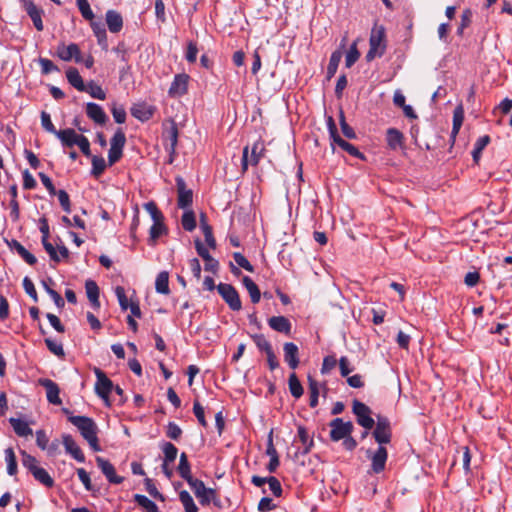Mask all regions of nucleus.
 I'll return each mask as SVG.
<instances>
[{
	"label": "nucleus",
	"mask_w": 512,
	"mask_h": 512,
	"mask_svg": "<svg viewBox=\"0 0 512 512\" xmlns=\"http://www.w3.org/2000/svg\"><path fill=\"white\" fill-rule=\"evenodd\" d=\"M265 145L261 140L256 141L251 150H249V146H245L242 154V170L246 171L248 165L256 166L260 159L264 156Z\"/></svg>",
	"instance_id": "nucleus-3"
},
{
	"label": "nucleus",
	"mask_w": 512,
	"mask_h": 512,
	"mask_svg": "<svg viewBox=\"0 0 512 512\" xmlns=\"http://www.w3.org/2000/svg\"><path fill=\"white\" fill-rule=\"evenodd\" d=\"M233 259L241 268L245 269L248 272H254V268L251 265V263L240 252L233 253Z\"/></svg>",
	"instance_id": "nucleus-54"
},
{
	"label": "nucleus",
	"mask_w": 512,
	"mask_h": 512,
	"mask_svg": "<svg viewBox=\"0 0 512 512\" xmlns=\"http://www.w3.org/2000/svg\"><path fill=\"white\" fill-rule=\"evenodd\" d=\"M298 437L303 445V454H307L310 452L313 446V439L309 437L307 430L303 426L298 427Z\"/></svg>",
	"instance_id": "nucleus-42"
},
{
	"label": "nucleus",
	"mask_w": 512,
	"mask_h": 512,
	"mask_svg": "<svg viewBox=\"0 0 512 512\" xmlns=\"http://www.w3.org/2000/svg\"><path fill=\"white\" fill-rule=\"evenodd\" d=\"M153 112L154 109L146 103H137L131 107L132 116L142 122L149 120Z\"/></svg>",
	"instance_id": "nucleus-23"
},
{
	"label": "nucleus",
	"mask_w": 512,
	"mask_h": 512,
	"mask_svg": "<svg viewBox=\"0 0 512 512\" xmlns=\"http://www.w3.org/2000/svg\"><path fill=\"white\" fill-rule=\"evenodd\" d=\"M288 386H289V391L294 398L298 399L303 395L304 389H303L296 373L290 374L289 379H288Z\"/></svg>",
	"instance_id": "nucleus-34"
},
{
	"label": "nucleus",
	"mask_w": 512,
	"mask_h": 512,
	"mask_svg": "<svg viewBox=\"0 0 512 512\" xmlns=\"http://www.w3.org/2000/svg\"><path fill=\"white\" fill-rule=\"evenodd\" d=\"M333 142L336 143L339 147H341L344 151H346L350 155L355 156V157H360V158L363 157L362 154L359 152V150L354 145L345 141L340 136H337V138H335V140Z\"/></svg>",
	"instance_id": "nucleus-47"
},
{
	"label": "nucleus",
	"mask_w": 512,
	"mask_h": 512,
	"mask_svg": "<svg viewBox=\"0 0 512 512\" xmlns=\"http://www.w3.org/2000/svg\"><path fill=\"white\" fill-rule=\"evenodd\" d=\"M178 473L179 475L189 483L193 480V476L191 474L190 463L188 461L187 455L182 453L180 455L179 465H178Z\"/></svg>",
	"instance_id": "nucleus-31"
},
{
	"label": "nucleus",
	"mask_w": 512,
	"mask_h": 512,
	"mask_svg": "<svg viewBox=\"0 0 512 512\" xmlns=\"http://www.w3.org/2000/svg\"><path fill=\"white\" fill-rule=\"evenodd\" d=\"M106 168V162L103 157L92 156V170L91 174L95 177H99Z\"/></svg>",
	"instance_id": "nucleus-49"
},
{
	"label": "nucleus",
	"mask_w": 512,
	"mask_h": 512,
	"mask_svg": "<svg viewBox=\"0 0 512 512\" xmlns=\"http://www.w3.org/2000/svg\"><path fill=\"white\" fill-rule=\"evenodd\" d=\"M9 247L16 251L21 258L29 265H34L37 262L36 257L31 254L20 242L12 240L8 243Z\"/></svg>",
	"instance_id": "nucleus-26"
},
{
	"label": "nucleus",
	"mask_w": 512,
	"mask_h": 512,
	"mask_svg": "<svg viewBox=\"0 0 512 512\" xmlns=\"http://www.w3.org/2000/svg\"><path fill=\"white\" fill-rule=\"evenodd\" d=\"M56 194L58 196V200H59L60 205L62 206L63 210L66 213H70L71 205H70V198H69L68 193L65 190H59L58 192L56 191Z\"/></svg>",
	"instance_id": "nucleus-61"
},
{
	"label": "nucleus",
	"mask_w": 512,
	"mask_h": 512,
	"mask_svg": "<svg viewBox=\"0 0 512 512\" xmlns=\"http://www.w3.org/2000/svg\"><path fill=\"white\" fill-rule=\"evenodd\" d=\"M86 114L96 124L103 125L107 121V115L104 112L103 108L96 103H93V102L87 103Z\"/></svg>",
	"instance_id": "nucleus-21"
},
{
	"label": "nucleus",
	"mask_w": 512,
	"mask_h": 512,
	"mask_svg": "<svg viewBox=\"0 0 512 512\" xmlns=\"http://www.w3.org/2000/svg\"><path fill=\"white\" fill-rule=\"evenodd\" d=\"M189 83V75L182 73L175 75L170 88L168 90V94L170 97L178 98L187 93Z\"/></svg>",
	"instance_id": "nucleus-12"
},
{
	"label": "nucleus",
	"mask_w": 512,
	"mask_h": 512,
	"mask_svg": "<svg viewBox=\"0 0 512 512\" xmlns=\"http://www.w3.org/2000/svg\"><path fill=\"white\" fill-rule=\"evenodd\" d=\"M369 51L366 54V58L368 61L373 60L375 57H380L384 54L386 44H385V28L382 25H374L371 30V35L369 39Z\"/></svg>",
	"instance_id": "nucleus-2"
},
{
	"label": "nucleus",
	"mask_w": 512,
	"mask_h": 512,
	"mask_svg": "<svg viewBox=\"0 0 512 512\" xmlns=\"http://www.w3.org/2000/svg\"><path fill=\"white\" fill-rule=\"evenodd\" d=\"M83 92L89 93V95L95 99L104 100L106 98V93L102 87L96 84L94 81L87 83L86 89H84Z\"/></svg>",
	"instance_id": "nucleus-40"
},
{
	"label": "nucleus",
	"mask_w": 512,
	"mask_h": 512,
	"mask_svg": "<svg viewBox=\"0 0 512 512\" xmlns=\"http://www.w3.org/2000/svg\"><path fill=\"white\" fill-rule=\"evenodd\" d=\"M66 78L69 84L72 85L78 91L81 92L84 91V89H86V85L84 84V81L76 68L70 67L66 71Z\"/></svg>",
	"instance_id": "nucleus-28"
},
{
	"label": "nucleus",
	"mask_w": 512,
	"mask_h": 512,
	"mask_svg": "<svg viewBox=\"0 0 512 512\" xmlns=\"http://www.w3.org/2000/svg\"><path fill=\"white\" fill-rule=\"evenodd\" d=\"M403 134L395 129L389 128L387 130V144L391 149H397L402 146Z\"/></svg>",
	"instance_id": "nucleus-33"
},
{
	"label": "nucleus",
	"mask_w": 512,
	"mask_h": 512,
	"mask_svg": "<svg viewBox=\"0 0 512 512\" xmlns=\"http://www.w3.org/2000/svg\"><path fill=\"white\" fill-rule=\"evenodd\" d=\"M195 247L199 256L205 261V270L215 272L218 268V261L210 255L208 249L200 240L195 241Z\"/></svg>",
	"instance_id": "nucleus-20"
},
{
	"label": "nucleus",
	"mask_w": 512,
	"mask_h": 512,
	"mask_svg": "<svg viewBox=\"0 0 512 512\" xmlns=\"http://www.w3.org/2000/svg\"><path fill=\"white\" fill-rule=\"evenodd\" d=\"M155 289L160 294L167 295L170 293L168 272L162 271L157 275Z\"/></svg>",
	"instance_id": "nucleus-32"
},
{
	"label": "nucleus",
	"mask_w": 512,
	"mask_h": 512,
	"mask_svg": "<svg viewBox=\"0 0 512 512\" xmlns=\"http://www.w3.org/2000/svg\"><path fill=\"white\" fill-rule=\"evenodd\" d=\"M106 23L112 33H118L123 27L122 16L115 10H108L106 12Z\"/></svg>",
	"instance_id": "nucleus-24"
},
{
	"label": "nucleus",
	"mask_w": 512,
	"mask_h": 512,
	"mask_svg": "<svg viewBox=\"0 0 512 512\" xmlns=\"http://www.w3.org/2000/svg\"><path fill=\"white\" fill-rule=\"evenodd\" d=\"M341 59H342V52L340 50H336L331 54L329 64L327 67L328 79L332 78L335 75Z\"/></svg>",
	"instance_id": "nucleus-36"
},
{
	"label": "nucleus",
	"mask_w": 512,
	"mask_h": 512,
	"mask_svg": "<svg viewBox=\"0 0 512 512\" xmlns=\"http://www.w3.org/2000/svg\"><path fill=\"white\" fill-rule=\"evenodd\" d=\"M32 475L37 481L46 487H52L54 484V480L44 468L39 467L38 469H35Z\"/></svg>",
	"instance_id": "nucleus-43"
},
{
	"label": "nucleus",
	"mask_w": 512,
	"mask_h": 512,
	"mask_svg": "<svg viewBox=\"0 0 512 512\" xmlns=\"http://www.w3.org/2000/svg\"><path fill=\"white\" fill-rule=\"evenodd\" d=\"M463 120H464V109H463V106L462 105H458L454 112H453V127H452V136L455 137L462 124H463Z\"/></svg>",
	"instance_id": "nucleus-35"
},
{
	"label": "nucleus",
	"mask_w": 512,
	"mask_h": 512,
	"mask_svg": "<svg viewBox=\"0 0 512 512\" xmlns=\"http://www.w3.org/2000/svg\"><path fill=\"white\" fill-rule=\"evenodd\" d=\"M56 136L60 139L64 146L72 147L77 144L81 134H77L73 129L67 128L59 130Z\"/></svg>",
	"instance_id": "nucleus-25"
},
{
	"label": "nucleus",
	"mask_w": 512,
	"mask_h": 512,
	"mask_svg": "<svg viewBox=\"0 0 512 512\" xmlns=\"http://www.w3.org/2000/svg\"><path fill=\"white\" fill-rule=\"evenodd\" d=\"M188 484L203 505L209 504L215 497V490L207 488L204 482L199 479L194 478Z\"/></svg>",
	"instance_id": "nucleus-8"
},
{
	"label": "nucleus",
	"mask_w": 512,
	"mask_h": 512,
	"mask_svg": "<svg viewBox=\"0 0 512 512\" xmlns=\"http://www.w3.org/2000/svg\"><path fill=\"white\" fill-rule=\"evenodd\" d=\"M69 422L77 427L81 436L88 442L93 451H101L97 436L98 426L92 418L70 415Z\"/></svg>",
	"instance_id": "nucleus-1"
},
{
	"label": "nucleus",
	"mask_w": 512,
	"mask_h": 512,
	"mask_svg": "<svg viewBox=\"0 0 512 512\" xmlns=\"http://www.w3.org/2000/svg\"><path fill=\"white\" fill-rule=\"evenodd\" d=\"M252 339L259 350L264 351L265 353L272 350L270 342L266 339V337L263 334L252 335Z\"/></svg>",
	"instance_id": "nucleus-51"
},
{
	"label": "nucleus",
	"mask_w": 512,
	"mask_h": 512,
	"mask_svg": "<svg viewBox=\"0 0 512 512\" xmlns=\"http://www.w3.org/2000/svg\"><path fill=\"white\" fill-rule=\"evenodd\" d=\"M330 438L332 441H340L351 435L353 424L350 421L344 422L341 418H335L330 422Z\"/></svg>",
	"instance_id": "nucleus-6"
},
{
	"label": "nucleus",
	"mask_w": 512,
	"mask_h": 512,
	"mask_svg": "<svg viewBox=\"0 0 512 512\" xmlns=\"http://www.w3.org/2000/svg\"><path fill=\"white\" fill-rule=\"evenodd\" d=\"M10 424L13 427L15 433L20 437H27L33 434L32 429L29 427L28 423L21 419L11 418Z\"/></svg>",
	"instance_id": "nucleus-30"
},
{
	"label": "nucleus",
	"mask_w": 512,
	"mask_h": 512,
	"mask_svg": "<svg viewBox=\"0 0 512 512\" xmlns=\"http://www.w3.org/2000/svg\"><path fill=\"white\" fill-rule=\"evenodd\" d=\"M115 294L117 296L121 309L124 311L127 310L128 307L130 306V303L128 302L125 289L122 286H117L115 288Z\"/></svg>",
	"instance_id": "nucleus-57"
},
{
	"label": "nucleus",
	"mask_w": 512,
	"mask_h": 512,
	"mask_svg": "<svg viewBox=\"0 0 512 512\" xmlns=\"http://www.w3.org/2000/svg\"><path fill=\"white\" fill-rule=\"evenodd\" d=\"M284 360L291 369H296L300 363L299 349L296 344L287 342L283 345Z\"/></svg>",
	"instance_id": "nucleus-19"
},
{
	"label": "nucleus",
	"mask_w": 512,
	"mask_h": 512,
	"mask_svg": "<svg viewBox=\"0 0 512 512\" xmlns=\"http://www.w3.org/2000/svg\"><path fill=\"white\" fill-rule=\"evenodd\" d=\"M62 442L65 447V450L68 454H70L76 461L83 463L85 461L84 453L81 448L75 442L73 437L69 434H64L62 436Z\"/></svg>",
	"instance_id": "nucleus-18"
},
{
	"label": "nucleus",
	"mask_w": 512,
	"mask_h": 512,
	"mask_svg": "<svg viewBox=\"0 0 512 512\" xmlns=\"http://www.w3.org/2000/svg\"><path fill=\"white\" fill-rule=\"evenodd\" d=\"M367 457L371 460V468L374 473L378 474L385 469L388 452L384 446L379 445V447L374 452L368 450Z\"/></svg>",
	"instance_id": "nucleus-10"
},
{
	"label": "nucleus",
	"mask_w": 512,
	"mask_h": 512,
	"mask_svg": "<svg viewBox=\"0 0 512 512\" xmlns=\"http://www.w3.org/2000/svg\"><path fill=\"white\" fill-rule=\"evenodd\" d=\"M22 455V464L25 468H27L31 473L35 471V469H38L39 466L37 465V460L34 456L28 454L25 451L21 452Z\"/></svg>",
	"instance_id": "nucleus-53"
},
{
	"label": "nucleus",
	"mask_w": 512,
	"mask_h": 512,
	"mask_svg": "<svg viewBox=\"0 0 512 512\" xmlns=\"http://www.w3.org/2000/svg\"><path fill=\"white\" fill-rule=\"evenodd\" d=\"M76 4L84 19L89 21H92L94 19V13L87 0H76Z\"/></svg>",
	"instance_id": "nucleus-50"
},
{
	"label": "nucleus",
	"mask_w": 512,
	"mask_h": 512,
	"mask_svg": "<svg viewBox=\"0 0 512 512\" xmlns=\"http://www.w3.org/2000/svg\"><path fill=\"white\" fill-rule=\"evenodd\" d=\"M218 293L228 304L230 309L239 311L242 308V303L237 290L230 284L220 283L217 287Z\"/></svg>",
	"instance_id": "nucleus-5"
},
{
	"label": "nucleus",
	"mask_w": 512,
	"mask_h": 512,
	"mask_svg": "<svg viewBox=\"0 0 512 512\" xmlns=\"http://www.w3.org/2000/svg\"><path fill=\"white\" fill-rule=\"evenodd\" d=\"M95 374L97 377L95 384L96 393L103 400L107 401L109 395L113 391V383L100 369H95Z\"/></svg>",
	"instance_id": "nucleus-11"
},
{
	"label": "nucleus",
	"mask_w": 512,
	"mask_h": 512,
	"mask_svg": "<svg viewBox=\"0 0 512 512\" xmlns=\"http://www.w3.org/2000/svg\"><path fill=\"white\" fill-rule=\"evenodd\" d=\"M22 3H23V8L25 9L27 14L31 18L35 28L38 31H42L43 28H44L43 27V22H42L43 10L38 8L34 4V2L31 1V0H23Z\"/></svg>",
	"instance_id": "nucleus-17"
},
{
	"label": "nucleus",
	"mask_w": 512,
	"mask_h": 512,
	"mask_svg": "<svg viewBox=\"0 0 512 512\" xmlns=\"http://www.w3.org/2000/svg\"><path fill=\"white\" fill-rule=\"evenodd\" d=\"M353 413L357 417V422L366 430L373 428L375 421L371 417V409L364 403L355 400L353 402Z\"/></svg>",
	"instance_id": "nucleus-7"
},
{
	"label": "nucleus",
	"mask_w": 512,
	"mask_h": 512,
	"mask_svg": "<svg viewBox=\"0 0 512 512\" xmlns=\"http://www.w3.org/2000/svg\"><path fill=\"white\" fill-rule=\"evenodd\" d=\"M162 451L164 453V461H166V463H173L175 461L178 449L174 444L170 442L164 443L162 446Z\"/></svg>",
	"instance_id": "nucleus-45"
},
{
	"label": "nucleus",
	"mask_w": 512,
	"mask_h": 512,
	"mask_svg": "<svg viewBox=\"0 0 512 512\" xmlns=\"http://www.w3.org/2000/svg\"><path fill=\"white\" fill-rule=\"evenodd\" d=\"M41 124L46 131L53 133L55 135L57 134L58 131L52 123L50 115L45 111L41 112Z\"/></svg>",
	"instance_id": "nucleus-60"
},
{
	"label": "nucleus",
	"mask_w": 512,
	"mask_h": 512,
	"mask_svg": "<svg viewBox=\"0 0 512 512\" xmlns=\"http://www.w3.org/2000/svg\"><path fill=\"white\" fill-rule=\"evenodd\" d=\"M242 282L249 293L251 302L254 304L258 303L261 298V292L256 283L248 276H244Z\"/></svg>",
	"instance_id": "nucleus-29"
},
{
	"label": "nucleus",
	"mask_w": 512,
	"mask_h": 512,
	"mask_svg": "<svg viewBox=\"0 0 512 512\" xmlns=\"http://www.w3.org/2000/svg\"><path fill=\"white\" fill-rule=\"evenodd\" d=\"M134 500L143 507L146 512H160L157 505L145 495L136 494Z\"/></svg>",
	"instance_id": "nucleus-39"
},
{
	"label": "nucleus",
	"mask_w": 512,
	"mask_h": 512,
	"mask_svg": "<svg viewBox=\"0 0 512 512\" xmlns=\"http://www.w3.org/2000/svg\"><path fill=\"white\" fill-rule=\"evenodd\" d=\"M86 294L95 309L100 307L99 288L95 281L87 280L85 283Z\"/></svg>",
	"instance_id": "nucleus-27"
},
{
	"label": "nucleus",
	"mask_w": 512,
	"mask_h": 512,
	"mask_svg": "<svg viewBox=\"0 0 512 512\" xmlns=\"http://www.w3.org/2000/svg\"><path fill=\"white\" fill-rule=\"evenodd\" d=\"M5 461L7 464V473L11 476L17 473V460L12 448L5 449Z\"/></svg>",
	"instance_id": "nucleus-37"
},
{
	"label": "nucleus",
	"mask_w": 512,
	"mask_h": 512,
	"mask_svg": "<svg viewBox=\"0 0 512 512\" xmlns=\"http://www.w3.org/2000/svg\"><path fill=\"white\" fill-rule=\"evenodd\" d=\"M182 434L181 428L174 422H169L167 425L166 435L172 440H177Z\"/></svg>",
	"instance_id": "nucleus-63"
},
{
	"label": "nucleus",
	"mask_w": 512,
	"mask_h": 512,
	"mask_svg": "<svg viewBox=\"0 0 512 512\" xmlns=\"http://www.w3.org/2000/svg\"><path fill=\"white\" fill-rule=\"evenodd\" d=\"M45 344L47 348L56 356L63 357L64 349L61 343H58L50 338L45 339Z\"/></svg>",
	"instance_id": "nucleus-55"
},
{
	"label": "nucleus",
	"mask_w": 512,
	"mask_h": 512,
	"mask_svg": "<svg viewBox=\"0 0 512 512\" xmlns=\"http://www.w3.org/2000/svg\"><path fill=\"white\" fill-rule=\"evenodd\" d=\"M126 143V137L121 129H118L110 142V149L108 152V163L110 166L120 160L123 153V148Z\"/></svg>",
	"instance_id": "nucleus-4"
},
{
	"label": "nucleus",
	"mask_w": 512,
	"mask_h": 512,
	"mask_svg": "<svg viewBox=\"0 0 512 512\" xmlns=\"http://www.w3.org/2000/svg\"><path fill=\"white\" fill-rule=\"evenodd\" d=\"M57 55L63 61H70L72 59L77 63L82 61L79 46L75 43H71L67 46L64 44L59 45L57 48Z\"/></svg>",
	"instance_id": "nucleus-16"
},
{
	"label": "nucleus",
	"mask_w": 512,
	"mask_h": 512,
	"mask_svg": "<svg viewBox=\"0 0 512 512\" xmlns=\"http://www.w3.org/2000/svg\"><path fill=\"white\" fill-rule=\"evenodd\" d=\"M144 208L151 215L153 222H157L158 220H163V215L154 202L151 201V202L146 203L144 205Z\"/></svg>",
	"instance_id": "nucleus-56"
},
{
	"label": "nucleus",
	"mask_w": 512,
	"mask_h": 512,
	"mask_svg": "<svg viewBox=\"0 0 512 512\" xmlns=\"http://www.w3.org/2000/svg\"><path fill=\"white\" fill-rule=\"evenodd\" d=\"M176 187L178 192V207L186 209L191 206L193 201L192 190L186 188V183L182 177L176 178Z\"/></svg>",
	"instance_id": "nucleus-13"
},
{
	"label": "nucleus",
	"mask_w": 512,
	"mask_h": 512,
	"mask_svg": "<svg viewBox=\"0 0 512 512\" xmlns=\"http://www.w3.org/2000/svg\"><path fill=\"white\" fill-rule=\"evenodd\" d=\"M473 13L470 9H465L461 14L460 23L457 28V35L462 36L464 30L470 26L472 22Z\"/></svg>",
	"instance_id": "nucleus-46"
},
{
	"label": "nucleus",
	"mask_w": 512,
	"mask_h": 512,
	"mask_svg": "<svg viewBox=\"0 0 512 512\" xmlns=\"http://www.w3.org/2000/svg\"><path fill=\"white\" fill-rule=\"evenodd\" d=\"M182 226L186 231H193L196 228L195 214L192 210H187L182 215Z\"/></svg>",
	"instance_id": "nucleus-48"
},
{
	"label": "nucleus",
	"mask_w": 512,
	"mask_h": 512,
	"mask_svg": "<svg viewBox=\"0 0 512 512\" xmlns=\"http://www.w3.org/2000/svg\"><path fill=\"white\" fill-rule=\"evenodd\" d=\"M373 437L380 446L388 444L390 443L392 437L391 429L375 428L373 431Z\"/></svg>",
	"instance_id": "nucleus-41"
},
{
	"label": "nucleus",
	"mask_w": 512,
	"mask_h": 512,
	"mask_svg": "<svg viewBox=\"0 0 512 512\" xmlns=\"http://www.w3.org/2000/svg\"><path fill=\"white\" fill-rule=\"evenodd\" d=\"M39 385L45 388L46 396L49 403L53 405H60L62 400L59 396V386L51 379L41 378L38 380Z\"/></svg>",
	"instance_id": "nucleus-14"
},
{
	"label": "nucleus",
	"mask_w": 512,
	"mask_h": 512,
	"mask_svg": "<svg viewBox=\"0 0 512 512\" xmlns=\"http://www.w3.org/2000/svg\"><path fill=\"white\" fill-rule=\"evenodd\" d=\"M163 139L165 141V148L169 152L168 162L172 163L178 143V128L175 122L172 121L170 125L165 128L163 132Z\"/></svg>",
	"instance_id": "nucleus-9"
},
{
	"label": "nucleus",
	"mask_w": 512,
	"mask_h": 512,
	"mask_svg": "<svg viewBox=\"0 0 512 512\" xmlns=\"http://www.w3.org/2000/svg\"><path fill=\"white\" fill-rule=\"evenodd\" d=\"M179 499L185 509V512H197L198 507L194 503L192 496L186 490L179 493Z\"/></svg>",
	"instance_id": "nucleus-38"
},
{
	"label": "nucleus",
	"mask_w": 512,
	"mask_h": 512,
	"mask_svg": "<svg viewBox=\"0 0 512 512\" xmlns=\"http://www.w3.org/2000/svg\"><path fill=\"white\" fill-rule=\"evenodd\" d=\"M490 137L488 135H484L477 139L474 149L472 151V157L475 162H478L482 150L489 144Z\"/></svg>",
	"instance_id": "nucleus-44"
},
{
	"label": "nucleus",
	"mask_w": 512,
	"mask_h": 512,
	"mask_svg": "<svg viewBox=\"0 0 512 512\" xmlns=\"http://www.w3.org/2000/svg\"><path fill=\"white\" fill-rule=\"evenodd\" d=\"M115 122L122 124L126 120V111L122 105L114 104L111 109Z\"/></svg>",
	"instance_id": "nucleus-58"
},
{
	"label": "nucleus",
	"mask_w": 512,
	"mask_h": 512,
	"mask_svg": "<svg viewBox=\"0 0 512 512\" xmlns=\"http://www.w3.org/2000/svg\"><path fill=\"white\" fill-rule=\"evenodd\" d=\"M23 288L25 292L35 301H38V295L35 286L29 277L23 279Z\"/></svg>",
	"instance_id": "nucleus-62"
},
{
	"label": "nucleus",
	"mask_w": 512,
	"mask_h": 512,
	"mask_svg": "<svg viewBox=\"0 0 512 512\" xmlns=\"http://www.w3.org/2000/svg\"><path fill=\"white\" fill-rule=\"evenodd\" d=\"M340 126L345 137L349 139H354L356 137L353 128L347 124L343 111H340Z\"/></svg>",
	"instance_id": "nucleus-59"
},
{
	"label": "nucleus",
	"mask_w": 512,
	"mask_h": 512,
	"mask_svg": "<svg viewBox=\"0 0 512 512\" xmlns=\"http://www.w3.org/2000/svg\"><path fill=\"white\" fill-rule=\"evenodd\" d=\"M360 57V53L357 49V43L354 42L349 51L346 54L345 65L347 68H350Z\"/></svg>",
	"instance_id": "nucleus-52"
},
{
	"label": "nucleus",
	"mask_w": 512,
	"mask_h": 512,
	"mask_svg": "<svg viewBox=\"0 0 512 512\" xmlns=\"http://www.w3.org/2000/svg\"><path fill=\"white\" fill-rule=\"evenodd\" d=\"M197 54H198V48H197L196 43L189 42L187 45V50H186V54H185L186 60L189 63H194L197 59Z\"/></svg>",
	"instance_id": "nucleus-64"
},
{
	"label": "nucleus",
	"mask_w": 512,
	"mask_h": 512,
	"mask_svg": "<svg viewBox=\"0 0 512 512\" xmlns=\"http://www.w3.org/2000/svg\"><path fill=\"white\" fill-rule=\"evenodd\" d=\"M96 463L110 483L120 484L123 482L124 478L116 474L115 468L110 461L98 456L96 457Z\"/></svg>",
	"instance_id": "nucleus-15"
},
{
	"label": "nucleus",
	"mask_w": 512,
	"mask_h": 512,
	"mask_svg": "<svg viewBox=\"0 0 512 512\" xmlns=\"http://www.w3.org/2000/svg\"><path fill=\"white\" fill-rule=\"evenodd\" d=\"M268 324L271 329L277 332L285 335H290L291 333V322L285 316H273L268 319Z\"/></svg>",
	"instance_id": "nucleus-22"
}]
</instances>
